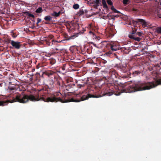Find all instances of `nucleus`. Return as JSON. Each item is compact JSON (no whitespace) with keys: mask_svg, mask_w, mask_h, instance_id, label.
Here are the masks:
<instances>
[{"mask_svg":"<svg viewBox=\"0 0 161 161\" xmlns=\"http://www.w3.org/2000/svg\"><path fill=\"white\" fill-rule=\"evenodd\" d=\"M128 84L127 83L124 84L120 83V85H119V92H117L115 94L117 96H119L121 93L123 92L131 93L138 91L149 90L155 87L157 85L154 82H138L130 85H128Z\"/></svg>","mask_w":161,"mask_h":161,"instance_id":"1","label":"nucleus"},{"mask_svg":"<svg viewBox=\"0 0 161 161\" xmlns=\"http://www.w3.org/2000/svg\"><path fill=\"white\" fill-rule=\"evenodd\" d=\"M93 92L92 90H88V92L86 95H82V94H78L76 95L77 98L74 99L73 98H71L69 100H65V101L63 100L60 97L57 98L55 97H48L45 98L43 95L42 97L41 96V100H43L45 102H57L60 101L62 103H67L70 102H78L81 101H83L86 100L88 99L89 98L94 97L98 98L101 97L104 95H107V96H110L112 95L113 93V92H106L105 94L101 95H95L92 94Z\"/></svg>","mask_w":161,"mask_h":161,"instance_id":"2","label":"nucleus"},{"mask_svg":"<svg viewBox=\"0 0 161 161\" xmlns=\"http://www.w3.org/2000/svg\"><path fill=\"white\" fill-rule=\"evenodd\" d=\"M40 90L35 91L34 92L29 95L24 94H19L14 97H13L12 100H8L6 101H0V106H3L10 103H12L16 102L20 103H26L30 100L32 101H37L40 100L39 97V93Z\"/></svg>","mask_w":161,"mask_h":161,"instance_id":"3","label":"nucleus"},{"mask_svg":"<svg viewBox=\"0 0 161 161\" xmlns=\"http://www.w3.org/2000/svg\"><path fill=\"white\" fill-rule=\"evenodd\" d=\"M41 34L42 35L41 36V45L43 44L44 45L50 46L53 44V43L49 42L53 37L52 35H45L44 32L43 33H42L41 32Z\"/></svg>","mask_w":161,"mask_h":161,"instance_id":"4","label":"nucleus"},{"mask_svg":"<svg viewBox=\"0 0 161 161\" xmlns=\"http://www.w3.org/2000/svg\"><path fill=\"white\" fill-rule=\"evenodd\" d=\"M109 25H110V26L107 30L108 34H109V36L107 37L111 38L115 34L116 30L114 29V26L113 23L111 24L109 23Z\"/></svg>","mask_w":161,"mask_h":161,"instance_id":"5","label":"nucleus"},{"mask_svg":"<svg viewBox=\"0 0 161 161\" xmlns=\"http://www.w3.org/2000/svg\"><path fill=\"white\" fill-rule=\"evenodd\" d=\"M67 28L71 31H74L76 30H79V24L77 22H71L69 26H67Z\"/></svg>","mask_w":161,"mask_h":161,"instance_id":"6","label":"nucleus"},{"mask_svg":"<svg viewBox=\"0 0 161 161\" xmlns=\"http://www.w3.org/2000/svg\"><path fill=\"white\" fill-rule=\"evenodd\" d=\"M132 30L131 32L129 34L128 37L129 38L131 39H133L136 41L139 42L141 40V38L139 37H136V29H133V27H132Z\"/></svg>","mask_w":161,"mask_h":161,"instance_id":"7","label":"nucleus"},{"mask_svg":"<svg viewBox=\"0 0 161 161\" xmlns=\"http://www.w3.org/2000/svg\"><path fill=\"white\" fill-rule=\"evenodd\" d=\"M134 21L136 23H140L144 27H148L151 26V24L149 23L146 21L145 20L142 19H136Z\"/></svg>","mask_w":161,"mask_h":161,"instance_id":"8","label":"nucleus"},{"mask_svg":"<svg viewBox=\"0 0 161 161\" xmlns=\"http://www.w3.org/2000/svg\"><path fill=\"white\" fill-rule=\"evenodd\" d=\"M109 46L112 51H116L120 48V46L118 42H111L110 43Z\"/></svg>","mask_w":161,"mask_h":161,"instance_id":"9","label":"nucleus"},{"mask_svg":"<svg viewBox=\"0 0 161 161\" xmlns=\"http://www.w3.org/2000/svg\"><path fill=\"white\" fill-rule=\"evenodd\" d=\"M56 72L51 70H47L42 72V77L43 78L50 77L52 75L56 74Z\"/></svg>","mask_w":161,"mask_h":161,"instance_id":"10","label":"nucleus"},{"mask_svg":"<svg viewBox=\"0 0 161 161\" xmlns=\"http://www.w3.org/2000/svg\"><path fill=\"white\" fill-rule=\"evenodd\" d=\"M10 43L15 48L18 49L22 46L20 42H15L13 40L10 41Z\"/></svg>","mask_w":161,"mask_h":161,"instance_id":"11","label":"nucleus"},{"mask_svg":"<svg viewBox=\"0 0 161 161\" xmlns=\"http://www.w3.org/2000/svg\"><path fill=\"white\" fill-rule=\"evenodd\" d=\"M110 77L111 78L114 80L118 76V74L115 71H112L109 73Z\"/></svg>","mask_w":161,"mask_h":161,"instance_id":"12","label":"nucleus"},{"mask_svg":"<svg viewBox=\"0 0 161 161\" xmlns=\"http://www.w3.org/2000/svg\"><path fill=\"white\" fill-rule=\"evenodd\" d=\"M47 53L43 52H41V60L43 59V62H44L46 59V57L47 56Z\"/></svg>","mask_w":161,"mask_h":161,"instance_id":"13","label":"nucleus"},{"mask_svg":"<svg viewBox=\"0 0 161 161\" xmlns=\"http://www.w3.org/2000/svg\"><path fill=\"white\" fill-rule=\"evenodd\" d=\"M61 14V13L60 11L58 13H57L56 12H54L52 14V15L54 17H57L59 16Z\"/></svg>","mask_w":161,"mask_h":161,"instance_id":"14","label":"nucleus"},{"mask_svg":"<svg viewBox=\"0 0 161 161\" xmlns=\"http://www.w3.org/2000/svg\"><path fill=\"white\" fill-rule=\"evenodd\" d=\"M102 3L103 5V7L104 8H107L108 6L107 5L106 2L105 0H102Z\"/></svg>","mask_w":161,"mask_h":161,"instance_id":"15","label":"nucleus"},{"mask_svg":"<svg viewBox=\"0 0 161 161\" xmlns=\"http://www.w3.org/2000/svg\"><path fill=\"white\" fill-rule=\"evenodd\" d=\"M24 13L28 15L29 17H31L32 18L34 17V15L32 14H30L28 12H24Z\"/></svg>","mask_w":161,"mask_h":161,"instance_id":"16","label":"nucleus"},{"mask_svg":"<svg viewBox=\"0 0 161 161\" xmlns=\"http://www.w3.org/2000/svg\"><path fill=\"white\" fill-rule=\"evenodd\" d=\"M78 35H73L70 36H69V38L67 39L68 40H70L71 39H75V37H77V36Z\"/></svg>","mask_w":161,"mask_h":161,"instance_id":"17","label":"nucleus"},{"mask_svg":"<svg viewBox=\"0 0 161 161\" xmlns=\"http://www.w3.org/2000/svg\"><path fill=\"white\" fill-rule=\"evenodd\" d=\"M73 7L74 9H77L79 8V5L78 4H75L74 5H73Z\"/></svg>","mask_w":161,"mask_h":161,"instance_id":"18","label":"nucleus"},{"mask_svg":"<svg viewBox=\"0 0 161 161\" xmlns=\"http://www.w3.org/2000/svg\"><path fill=\"white\" fill-rule=\"evenodd\" d=\"M51 19V17L50 16H47L44 18V19L45 20L48 21H50Z\"/></svg>","mask_w":161,"mask_h":161,"instance_id":"19","label":"nucleus"},{"mask_svg":"<svg viewBox=\"0 0 161 161\" xmlns=\"http://www.w3.org/2000/svg\"><path fill=\"white\" fill-rule=\"evenodd\" d=\"M11 36L14 38H15L17 36V35L15 33H14L13 31H12L11 32Z\"/></svg>","mask_w":161,"mask_h":161,"instance_id":"20","label":"nucleus"},{"mask_svg":"<svg viewBox=\"0 0 161 161\" xmlns=\"http://www.w3.org/2000/svg\"><path fill=\"white\" fill-rule=\"evenodd\" d=\"M8 88L10 91L16 90V88L15 87V86H9L8 87Z\"/></svg>","mask_w":161,"mask_h":161,"instance_id":"21","label":"nucleus"},{"mask_svg":"<svg viewBox=\"0 0 161 161\" xmlns=\"http://www.w3.org/2000/svg\"><path fill=\"white\" fill-rule=\"evenodd\" d=\"M84 14V12L82 9L80 10L78 13V14L79 16L81 15Z\"/></svg>","mask_w":161,"mask_h":161,"instance_id":"22","label":"nucleus"},{"mask_svg":"<svg viewBox=\"0 0 161 161\" xmlns=\"http://www.w3.org/2000/svg\"><path fill=\"white\" fill-rule=\"evenodd\" d=\"M36 80H39L40 79V74L38 72L36 73Z\"/></svg>","mask_w":161,"mask_h":161,"instance_id":"23","label":"nucleus"},{"mask_svg":"<svg viewBox=\"0 0 161 161\" xmlns=\"http://www.w3.org/2000/svg\"><path fill=\"white\" fill-rule=\"evenodd\" d=\"M94 3L95 5L97 6L99 5V3H100V0H96L94 1Z\"/></svg>","mask_w":161,"mask_h":161,"instance_id":"24","label":"nucleus"},{"mask_svg":"<svg viewBox=\"0 0 161 161\" xmlns=\"http://www.w3.org/2000/svg\"><path fill=\"white\" fill-rule=\"evenodd\" d=\"M108 4L110 5H112L113 3L111 0H107V1Z\"/></svg>","mask_w":161,"mask_h":161,"instance_id":"25","label":"nucleus"},{"mask_svg":"<svg viewBox=\"0 0 161 161\" xmlns=\"http://www.w3.org/2000/svg\"><path fill=\"white\" fill-rule=\"evenodd\" d=\"M112 53L111 51H109L108 52L106 53V54L107 56H110V55Z\"/></svg>","mask_w":161,"mask_h":161,"instance_id":"26","label":"nucleus"},{"mask_svg":"<svg viewBox=\"0 0 161 161\" xmlns=\"http://www.w3.org/2000/svg\"><path fill=\"white\" fill-rule=\"evenodd\" d=\"M156 83L158 85H161V78L157 80L156 81Z\"/></svg>","mask_w":161,"mask_h":161,"instance_id":"27","label":"nucleus"},{"mask_svg":"<svg viewBox=\"0 0 161 161\" xmlns=\"http://www.w3.org/2000/svg\"><path fill=\"white\" fill-rule=\"evenodd\" d=\"M142 33L140 32H137L136 33V36L137 35L138 36H142Z\"/></svg>","mask_w":161,"mask_h":161,"instance_id":"28","label":"nucleus"},{"mask_svg":"<svg viewBox=\"0 0 161 161\" xmlns=\"http://www.w3.org/2000/svg\"><path fill=\"white\" fill-rule=\"evenodd\" d=\"M161 12V8H160L159 10V12H158V16L159 18H161V14H160V12Z\"/></svg>","mask_w":161,"mask_h":161,"instance_id":"29","label":"nucleus"},{"mask_svg":"<svg viewBox=\"0 0 161 161\" xmlns=\"http://www.w3.org/2000/svg\"><path fill=\"white\" fill-rule=\"evenodd\" d=\"M36 12L40 13V7H39L36 10Z\"/></svg>","mask_w":161,"mask_h":161,"instance_id":"30","label":"nucleus"},{"mask_svg":"<svg viewBox=\"0 0 161 161\" xmlns=\"http://www.w3.org/2000/svg\"><path fill=\"white\" fill-rule=\"evenodd\" d=\"M157 31L158 33H161V27L158 28V29Z\"/></svg>","mask_w":161,"mask_h":161,"instance_id":"31","label":"nucleus"},{"mask_svg":"<svg viewBox=\"0 0 161 161\" xmlns=\"http://www.w3.org/2000/svg\"><path fill=\"white\" fill-rule=\"evenodd\" d=\"M75 86V84H69L68 86H69V87H72L73 86Z\"/></svg>","mask_w":161,"mask_h":161,"instance_id":"32","label":"nucleus"},{"mask_svg":"<svg viewBox=\"0 0 161 161\" xmlns=\"http://www.w3.org/2000/svg\"><path fill=\"white\" fill-rule=\"evenodd\" d=\"M88 27V28L91 30V29H92V24H90Z\"/></svg>","mask_w":161,"mask_h":161,"instance_id":"33","label":"nucleus"},{"mask_svg":"<svg viewBox=\"0 0 161 161\" xmlns=\"http://www.w3.org/2000/svg\"><path fill=\"white\" fill-rule=\"evenodd\" d=\"M40 22V19L39 18H38L37 19V22L36 23V24L38 26V24Z\"/></svg>","mask_w":161,"mask_h":161,"instance_id":"34","label":"nucleus"},{"mask_svg":"<svg viewBox=\"0 0 161 161\" xmlns=\"http://www.w3.org/2000/svg\"><path fill=\"white\" fill-rule=\"evenodd\" d=\"M128 0H123V3L124 4H127Z\"/></svg>","mask_w":161,"mask_h":161,"instance_id":"35","label":"nucleus"},{"mask_svg":"<svg viewBox=\"0 0 161 161\" xmlns=\"http://www.w3.org/2000/svg\"><path fill=\"white\" fill-rule=\"evenodd\" d=\"M114 13L119 14L120 13V12L117 10L116 9L113 11Z\"/></svg>","mask_w":161,"mask_h":161,"instance_id":"36","label":"nucleus"},{"mask_svg":"<svg viewBox=\"0 0 161 161\" xmlns=\"http://www.w3.org/2000/svg\"><path fill=\"white\" fill-rule=\"evenodd\" d=\"M66 65L65 64H64L63 65V66L62 67V69L63 70H64L65 69V66Z\"/></svg>","mask_w":161,"mask_h":161,"instance_id":"37","label":"nucleus"},{"mask_svg":"<svg viewBox=\"0 0 161 161\" xmlns=\"http://www.w3.org/2000/svg\"><path fill=\"white\" fill-rule=\"evenodd\" d=\"M89 34H91V35H94V33H93V32H92V31H89Z\"/></svg>","mask_w":161,"mask_h":161,"instance_id":"38","label":"nucleus"},{"mask_svg":"<svg viewBox=\"0 0 161 161\" xmlns=\"http://www.w3.org/2000/svg\"><path fill=\"white\" fill-rule=\"evenodd\" d=\"M84 85H85L84 83H83V84H79V86H80V87L84 86Z\"/></svg>","mask_w":161,"mask_h":161,"instance_id":"39","label":"nucleus"},{"mask_svg":"<svg viewBox=\"0 0 161 161\" xmlns=\"http://www.w3.org/2000/svg\"><path fill=\"white\" fill-rule=\"evenodd\" d=\"M50 63L51 64H53L55 63V60H53L51 61H50Z\"/></svg>","mask_w":161,"mask_h":161,"instance_id":"40","label":"nucleus"},{"mask_svg":"<svg viewBox=\"0 0 161 161\" xmlns=\"http://www.w3.org/2000/svg\"><path fill=\"white\" fill-rule=\"evenodd\" d=\"M111 9L112 10L114 11V9H115V8L114 7V6H112V7H111Z\"/></svg>","mask_w":161,"mask_h":161,"instance_id":"41","label":"nucleus"},{"mask_svg":"<svg viewBox=\"0 0 161 161\" xmlns=\"http://www.w3.org/2000/svg\"><path fill=\"white\" fill-rule=\"evenodd\" d=\"M64 37L65 38L66 40H68L67 39H68L69 38V36H64Z\"/></svg>","mask_w":161,"mask_h":161,"instance_id":"42","label":"nucleus"},{"mask_svg":"<svg viewBox=\"0 0 161 161\" xmlns=\"http://www.w3.org/2000/svg\"><path fill=\"white\" fill-rule=\"evenodd\" d=\"M52 41L53 42H58V41H54L53 40H52Z\"/></svg>","mask_w":161,"mask_h":161,"instance_id":"43","label":"nucleus"},{"mask_svg":"<svg viewBox=\"0 0 161 161\" xmlns=\"http://www.w3.org/2000/svg\"><path fill=\"white\" fill-rule=\"evenodd\" d=\"M36 68L37 69H38L39 68V65H37L36 66Z\"/></svg>","mask_w":161,"mask_h":161,"instance_id":"44","label":"nucleus"},{"mask_svg":"<svg viewBox=\"0 0 161 161\" xmlns=\"http://www.w3.org/2000/svg\"><path fill=\"white\" fill-rule=\"evenodd\" d=\"M93 38H97V36H92Z\"/></svg>","mask_w":161,"mask_h":161,"instance_id":"45","label":"nucleus"},{"mask_svg":"<svg viewBox=\"0 0 161 161\" xmlns=\"http://www.w3.org/2000/svg\"><path fill=\"white\" fill-rule=\"evenodd\" d=\"M41 12H42V9L41 8Z\"/></svg>","mask_w":161,"mask_h":161,"instance_id":"46","label":"nucleus"},{"mask_svg":"<svg viewBox=\"0 0 161 161\" xmlns=\"http://www.w3.org/2000/svg\"><path fill=\"white\" fill-rule=\"evenodd\" d=\"M96 45V44H95V45H94H94L95 46H96V45Z\"/></svg>","mask_w":161,"mask_h":161,"instance_id":"47","label":"nucleus"},{"mask_svg":"<svg viewBox=\"0 0 161 161\" xmlns=\"http://www.w3.org/2000/svg\"><path fill=\"white\" fill-rule=\"evenodd\" d=\"M96 45V44H95V45H94H94L95 46H96V45Z\"/></svg>","mask_w":161,"mask_h":161,"instance_id":"48","label":"nucleus"},{"mask_svg":"<svg viewBox=\"0 0 161 161\" xmlns=\"http://www.w3.org/2000/svg\"><path fill=\"white\" fill-rule=\"evenodd\" d=\"M96 45V44H95V45H94H94L95 46H96V45Z\"/></svg>","mask_w":161,"mask_h":161,"instance_id":"49","label":"nucleus"},{"mask_svg":"<svg viewBox=\"0 0 161 161\" xmlns=\"http://www.w3.org/2000/svg\"><path fill=\"white\" fill-rule=\"evenodd\" d=\"M34 70H35V69H33L32 71H33Z\"/></svg>","mask_w":161,"mask_h":161,"instance_id":"50","label":"nucleus"},{"mask_svg":"<svg viewBox=\"0 0 161 161\" xmlns=\"http://www.w3.org/2000/svg\"><path fill=\"white\" fill-rule=\"evenodd\" d=\"M34 70H35V69H33L32 71H33Z\"/></svg>","mask_w":161,"mask_h":161,"instance_id":"51","label":"nucleus"},{"mask_svg":"<svg viewBox=\"0 0 161 161\" xmlns=\"http://www.w3.org/2000/svg\"><path fill=\"white\" fill-rule=\"evenodd\" d=\"M34 70H35V69H33L32 71H33Z\"/></svg>","mask_w":161,"mask_h":161,"instance_id":"52","label":"nucleus"},{"mask_svg":"<svg viewBox=\"0 0 161 161\" xmlns=\"http://www.w3.org/2000/svg\"><path fill=\"white\" fill-rule=\"evenodd\" d=\"M42 89H41V91H42Z\"/></svg>","mask_w":161,"mask_h":161,"instance_id":"53","label":"nucleus"}]
</instances>
